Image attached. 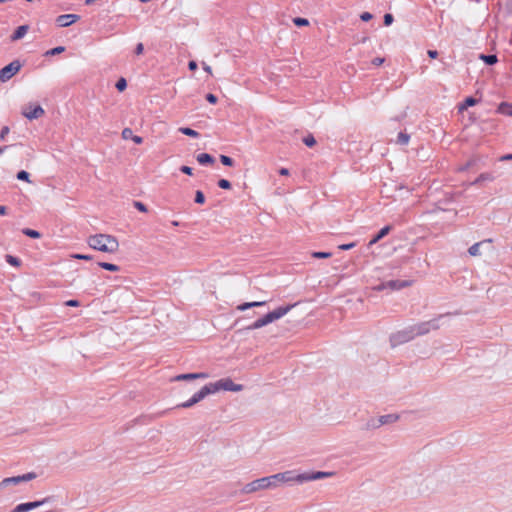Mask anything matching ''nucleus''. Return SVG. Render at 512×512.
I'll use <instances>...</instances> for the list:
<instances>
[{"label":"nucleus","instance_id":"473e14b6","mask_svg":"<svg viewBox=\"0 0 512 512\" xmlns=\"http://www.w3.org/2000/svg\"><path fill=\"white\" fill-rule=\"evenodd\" d=\"M410 135L405 132H400L397 137V143L400 145L408 144Z\"/></svg>","mask_w":512,"mask_h":512},{"label":"nucleus","instance_id":"13d9d810","mask_svg":"<svg viewBox=\"0 0 512 512\" xmlns=\"http://www.w3.org/2000/svg\"><path fill=\"white\" fill-rule=\"evenodd\" d=\"M427 55L431 58V59H436L438 57V51L437 50H428L427 51Z\"/></svg>","mask_w":512,"mask_h":512},{"label":"nucleus","instance_id":"49530a36","mask_svg":"<svg viewBox=\"0 0 512 512\" xmlns=\"http://www.w3.org/2000/svg\"><path fill=\"white\" fill-rule=\"evenodd\" d=\"M205 99L210 103V104H216L218 102V97L212 93H207L206 96H205Z\"/></svg>","mask_w":512,"mask_h":512},{"label":"nucleus","instance_id":"4468645a","mask_svg":"<svg viewBox=\"0 0 512 512\" xmlns=\"http://www.w3.org/2000/svg\"><path fill=\"white\" fill-rule=\"evenodd\" d=\"M208 378V374L204 372H197V373H183L178 374L175 377H173L172 381H192L197 379H206Z\"/></svg>","mask_w":512,"mask_h":512},{"label":"nucleus","instance_id":"ea45409f","mask_svg":"<svg viewBox=\"0 0 512 512\" xmlns=\"http://www.w3.org/2000/svg\"><path fill=\"white\" fill-rule=\"evenodd\" d=\"M303 143L308 147H313L316 144V139L312 134H308L303 138Z\"/></svg>","mask_w":512,"mask_h":512},{"label":"nucleus","instance_id":"72a5a7b5","mask_svg":"<svg viewBox=\"0 0 512 512\" xmlns=\"http://www.w3.org/2000/svg\"><path fill=\"white\" fill-rule=\"evenodd\" d=\"M220 162L224 166H228V167H232L235 164V161L233 158H231L230 156H227V155H223V154L220 155Z\"/></svg>","mask_w":512,"mask_h":512},{"label":"nucleus","instance_id":"a211bd4d","mask_svg":"<svg viewBox=\"0 0 512 512\" xmlns=\"http://www.w3.org/2000/svg\"><path fill=\"white\" fill-rule=\"evenodd\" d=\"M28 30H29V26L28 25H20V26H18L14 30L12 35L10 36L11 41H18V40L22 39L26 35Z\"/></svg>","mask_w":512,"mask_h":512},{"label":"nucleus","instance_id":"f704fd0d","mask_svg":"<svg viewBox=\"0 0 512 512\" xmlns=\"http://www.w3.org/2000/svg\"><path fill=\"white\" fill-rule=\"evenodd\" d=\"M64 51H65V47L64 46H57V47H54V48L46 51L44 55L45 56H54V55L61 54Z\"/></svg>","mask_w":512,"mask_h":512},{"label":"nucleus","instance_id":"680f3d73","mask_svg":"<svg viewBox=\"0 0 512 512\" xmlns=\"http://www.w3.org/2000/svg\"><path fill=\"white\" fill-rule=\"evenodd\" d=\"M279 174L282 175V176H288L289 175V170L287 168H280L279 169Z\"/></svg>","mask_w":512,"mask_h":512},{"label":"nucleus","instance_id":"774afa93","mask_svg":"<svg viewBox=\"0 0 512 512\" xmlns=\"http://www.w3.org/2000/svg\"><path fill=\"white\" fill-rule=\"evenodd\" d=\"M203 68L206 72L210 73L211 74V67L209 65H206L205 63H203Z\"/></svg>","mask_w":512,"mask_h":512},{"label":"nucleus","instance_id":"bf43d9fd","mask_svg":"<svg viewBox=\"0 0 512 512\" xmlns=\"http://www.w3.org/2000/svg\"><path fill=\"white\" fill-rule=\"evenodd\" d=\"M385 289H388V287L385 285V282H382L374 287V290L376 291H383Z\"/></svg>","mask_w":512,"mask_h":512},{"label":"nucleus","instance_id":"7ed1b4c3","mask_svg":"<svg viewBox=\"0 0 512 512\" xmlns=\"http://www.w3.org/2000/svg\"><path fill=\"white\" fill-rule=\"evenodd\" d=\"M209 384L213 394L219 392L220 390L238 392L243 389L241 384L234 383L231 378H223Z\"/></svg>","mask_w":512,"mask_h":512},{"label":"nucleus","instance_id":"9b49d317","mask_svg":"<svg viewBox=\"0 0 512 512\" xmlns=\"http://www.w3.org/2000/svg\"><path fill=\"white\" fill-rule=\"evenodd\" d=\"M267 488H270L269 480H267L266 477H263V478L256 479L250 483H247L243 487L242 491H243V493L248 494V493H253L258 490L267 489Z\"/></svg>","mask_w":512,"mask_h":512},{"label":"nucleus","instance_id":"cd10ccee","mask_svg":"<svg viewBox=\"0 0 512 512\" xmlns=\"http://www.w3.org/2000/svg\"><path fill=\"white\" fill-rule=\"evenodd\" d=\"M98 266L104 270L111 271V272H117L120 270V267L116 264L109 263V262H98Z\"/></svg>","mask_w":512,"mask_h":512},{"label":"nucleus","instance_id":"0e129e2a","mask_svg":"<svg viewBox=\"0 0 512 512\" xmlns=\"http://www.w3.org/2000/svg\"><path fill=\"white\" fill-rule=\"evenodd\" d=\"M508 160H512V154H505L500 157V161H508Z\"/></svg>","mask_w":512,"mask_h":512},{"label":"nucleus","instance_id":"c03bdc74","mask_svg":"<svg viewBox=\"0 0 512 512\" xmlns=\"http://www.w3.org/2000/svg\"><path fill=\"white\" fill-rule=\"evenodd\" d=\"M133 206L140 212H147L148 211V208L147 206L141 202V201H134L133 202Z\"/></svg>","mask_w":512,"mask_h":512},{"label":"nucleus","instance_id":"c756f323","mask_svg":"<svg viewBox=\"0 0 512 512\" xmlns=\"http://www.w3.org/2000/svg\"><path fill=\"white\" fill-rule=\"evenodd\" d=\"M379 427H380V424L378 422V418H371L366 422V424L364 425V427L362 429L372 430V429H377Z\"/></svg>","mask_w":512,"mask_h":512},{"label":"nucleus","instance_id":"6ab92c4d","mask_svg":"<svg viewBox=\"0 0 512 512\" xmlns=\"http://www.w3.org/2000/svg\"><path fill=\"white\" fill-rule=\"evenodd\" d=\"M496 179V176L491 172H485L481 173L474 181H472L469 185H479L482 182L485 181H494Z\"/></svg>","mask_w":512,"mask_h":512},{"label":"nucleus","instance_id":"603ef678","mask_svg":"<svg viewBox=\"0 0 512 512\" xmlns=\"http://www.w3.org/2000/svg\"><path fill=\"white\" fill-rule=\"evenodd\" d=\"M133 136V130H122L123 139H132Z\"/></svg>","mask_w":512,"mask_h":512},{"label":"nucleus","instance_id":"0eeeda50","mask_svg":"<svg viewBox=\"0 0 512 512\" xmlns=\"http://www.w3.org/2000/svg\"><path fill=\"white\" fill-rule=\"evenodd\" d=\"M414 332L412 327H408L404 330L398 331L390 336V343L392 347L404 344L414 339Z\"/></svg>","mask_w":512,"mask_h":512},{"label":"nucleus","instance_id":"2f4dec72","mask_svg":"<svg viewBox=\"0 0 512 512\" xmlns=\"http://www.w3.org/2000/svg\"><path fill=\"white\" fill-rule=\"evenodd\" d=\"M6 262L12 266L18 267L21 265V260L18 257L7 254L5 256Z\"/></svg>","mask_w":512,"mask_h":512},{"label":"nucleus","instance_id":"6e6d98bb","mask_svg":"<svg viewBox=\"0 0 512 512\" xmlns=\"http://www.w3.org/2000/svg\"><path fill=\"white\" fill-rule=\"evenodd\" d=\"M384 61H385L384 58L376 57L372 60V64L375 66H380L381 64H383Z\"/></svg>","mask_w":512,"mask_h":512},{"label":"nucleus","instance_id":"de8ad7c7","mask_svg":"<svg viewBox=\"0 0 512 512\" xmlns=\"http://www.w3.org/2000/svg\"><path fill=\"white\" fill-rule=\"evenodd\" d=\"M183 134L187 135V136H190V137H193V138H197L199 137V133H198V130H180Z\"/></svg>","mask_w":512,"mask_h":512},{"label":"nucleus","instance_id":"79ce46f5","mask_svg":"<svg viewBox=\"0 0 512 512\" xmlns=\"http://www.w3.org/2000/svg\"><path fill=\"white\" fill-rule=\"evenodd\" d=\"M217 185L219 188L224 189V190H229V189H231V186H232L231 182L227 179L218 180Z\"/></svg>","mask_w":512,"mask_h":512},{"label":"nucleus","instance_id":"5fc2aeb1","mask_svg":"<svg viewBox=\"0 0 512 512\" xmlns=\"http://www.w3.org/2000/svg\"><path fill=\"white\" fill-rule=\"evenodd\" d=\"M65 305L66 306H70V307H78L80 305V303L76 299H70V300L65 302Z\"/></svg>","mask_w":512,"mask_h":512},{"label":"nucleus","instance_id":"1a4fd4ad","mask_svg":"<svg viewBox=\"0 0 512 512\" xmlns=\"http://www.w3.org/2000/svg\"><path fill=\"white\" fill-rule=\"evenodd\" d=\"M36 477H37V475L34 472H28L23 475L8 477V478L3 479L0 482V489H4V488L8 487L9 485H18L23 482H28V481L35 479Z\"/></svg>","mask_w":512,"mask_h":512},{"label":"nucleus","instance_id":"9d476101","mask_svg":"<svg viewBox=\"0 0 512 512\" xmlns=\"http://www.w3.org/2000/svg\"><path fill=\"white\" fill-rule=\"evenodd\" d=\"M45 114L44 109L39 104H28L22 108V115L29 119H38Z\"/></svg>","mask_w":512,"mask_h":512},{"label":"nucleus","instance_id":"5701e85b","mask_svg":"<svg viewBox=\"0 0 512 512\" xmlns=\"http://www.w3.org/2000/svg\"><path fill=\"white\" fill-rule=\"evenodd\" d=\"M497 112L502 115L512 116V103L501 102L497 107Z\"/></svg>","mask_w":512,"mask_h":512},{"label":"nucleus","instance_id":"dca6fc26","mask_svg":"<svg viewBox=\"0 0 512 512\" xmlns=\"http://www.w3.org/2000/svg\"><path fill=\"white\" fill-rule=\"evenodd\" d=\"M270 323H272V320L270 319V316L267 313L264 316L258 318L256 321H254L249 326H247L246 329L247 330H256V329L262 328Z\"/></svg>","mask_w":512,"mask_h":512},{"label":"nucleus","instance_id":"f8f14e48","mask_svg":"<svg viewBox=\"0 0 512 512\" xmlns=\"http://www.w3.org/2000/svg\"><path fill=\"white\" fill-rule=\"evenodd\" d=\"M269 480V487H275L278 482H290L295 481V476L292 475V472L286 471L283 473H277L271 476L266 477Z\"/></svg>","mask_w":512,"mask_h":512},{"label":"nucleus","instance_id":"a19ab883","mask_svg":"<svg viewBox=\"0 0 512 512\" xmlns=\"http://www.w3.org/2000/svg\"><path fill=\"white\" fill-rule=\"evenodd\" d=\"M16 178L20 181H27L29 182L30 174L25 170H20L17 172Z\"/></svg>","mask_w":512,"mask_h":512},{"label":"nucleus","instance_id":"412c9836","mask_svg":"<svg viewBox=\"0 0 512 512\" xmlns=\"http://www.w3.org/2000/svg\"><path fill=\"white\" fill-rule=\"evenodd\" d=\"M478 99H476L473 96H468L465 98V100L459 104V112H463L464 110H467L469 107H472L478 103Z\"/></svg>","mask_w":512,"mask_h":512},{"label":"nucleus","instance_id":"e433bc0d","mask_svg":"<svg viewBox=\"0 0 512 512\" xmlns=\"http://www.w3.org/2000/svg\"><path fill=\"white\" fill-rule=\"evenodd\" d=\"M311 255H312L313 258L326 259V258H330L332 256V253L331 252H325V251H316V252H312Z\"/></svg>","mask_w":512,"mask_h":512},{"label":"nucleus","instance_id":"4be33fe9","mask_svg":"<svg viewBox=\"0 0 512 512\" xmlns=\"http://www.w3.org/2000/svg\"><path fill=\"white\" fill-rule=\"evenodd\" d=\"M479 59L482 60L488 66H493L498 62V57L496 54L481 53L479 55Z\"/></svg>","mask_w":512,"mask_h":512},{"label":"nucleus","instance_id":"8fccbe9b","mask_svg":"<svg viewBox=\"0 0 512 512\" xmlns=\"http://www.w3.org/2000/svg\"><path fill=\"white\" fill-rule=\"evenodd\" d=\"M372 18H373V15H372L370 12H362V13L360 14V19H361L363 22H368V21H370Z\"/></svg>","mask_w":512,"mask_h":512},{"label":"nucleus","instance_id":"7c9ffc66","mask_svg":"<svg viewBox=\"0 0 512 512\" xmlns=\"http://www.w3.org/2000/svg\"><path fill=\"white\" fill-rule=\"evenodd\" d=\"M22 233L27 236V237H30V238H33V239H38L41 237V233L37 230H34V229H31V228H24L22 230Z\"/></svg>","mask_w":512,"mask_h":512},{"label":"nucleus","instance_id":"f257e3e1","mask_svg":"<svg viewBox=\"0 0 512 512\" xmlns=\"http://www.w3.org/2000/svg\"><path fill=\"white\" fill-rule=\"evenodd\" d=\"M88 245L98 251L114 253L119 248V242L115 236L109 234H95L88 238Z\"/></svg>","mask_w":512,"mask_h":512},{"label":"nucleus","instance_id":"39448f33","mask_svg":"<svg viewBox=\"0 0 512 512\" xmlns=\"http://www.w3.org/2000/svg\"><path fill=\"white\" fill-rule=\"evenodd\" d=\"M54 496H47L41 500H35L31 502H24L16 505L10 512H30L44 504L51 503L54 501Z\"/></svg>","mask_w":512,"mask_h":512},{"label":"nucleus","instance_id":"393cba45","mask_svg":"<svg viewBox=\"0 0 512 512\" xmlns=\"http://www.w3.org/2000/svg\"><path fill=\"white\" fill-rule=\"evenodd\" d=\"M492 242L491 239H488V240H484V241H481V242H478V243H475L473 244L469 249H468V253L471 255V256H479L481 254L480 252V247L483 245V244H490Z\"/></svg>","mask_w":512,"mask_h":512},{"label":"nucleus","instance_id":"2eb2a0df","mask_svg":"<svg viewBox=\"0 0 512 512\" xmlns=\"http://www.w3.org/2000/svg\"><path fill=\"white\" fill-rule=\"evenodd\" d=\"M411 280H389L385 282V285L390 290H400L406 287L411 286Z\"/></svg>","mask_w":512,"mask_h":512},{"label":"nucleus","instance_id":"ddd939ff","mask_svg":"<svg viewBox=\"0 0 512 512\" xmlns=\"http://www.w3.org/2000/svg\"><path fill=\"white\" fill-rule=\"evenodd\" d=\"M80 19V16L77 14H62L59 15L55 22L58 27H68Z\"/></svg>","mask_w":512,"mask_h":512},{"label":"nucleus","instance_id":"e2e57ef3","mask_svg":"<svg viewBox=\"0 0 512 512\" xmlns=\"http://www.w3.org/2000/svg\"><path fill=\"white\" fill-rule=\"evenodd\" d=\"M132 140H133L136 144H141V143L143 142L142 137L137 136V135H134V136L132 137Z\"/></svg>","mask_w":512,"mask_h":512},{"label":"nucleus","instance_id":"b1692460","mask_svg":"<svg viewBox=\"0 0 512 512\" xmlns=\"http://www.w3.org/2000/svg\"><path fill=\"white\" fill-rule=\"evenodd\" d=\"M399 419V416L396 414H386L378 417V422L380 424V427L382 425L394 423Z\"/></svg>","mask_w":512,"mask_h":512},{"label":"nucleus","instance_id":"f03ea898","mask_svg":"<svg viewBox=\"0 0 512 512\" xmlns=\"http://www.w3.org/2000/svg\"><path fill=\"white\" fill-rule=\"evenodd\" d=\"M458 314H459L458 311L454 312V313L447 312L444 314H439L437 317H435L429 321H425V322H421L419 324L413 325L411 327L413 329L414 336L416 337V336L425 335V334L429 333L431 329L437 330L440 327V324H439L440 319H442L446 316L458 315Z\"/></svg>","mask_w":512,"mask_h":512},{"label":"nucleus","instance_id":"aec40b11","mask_svg":"<svg viewBox=\"0 0 512 512\" xmlns=\"http://www.w3.org/2000/svg\"><path fill=\"white\" fill-rule=\"evenodd\" d=\"M196 160L200 165H203V166L212 165L215 162V158L211 154H208V153L198 154L196 157Z\"/></svg>","mask_w":512,"mask_h":512},{"label":"nucleus","instance_id":"4d7b16f0","mask_svg":"<svg viewBox=\"0 0 512 512\" xmlns=\"http://www.w3.org/2000/svg\"><path fill=\"white\" fill-rule=\"evenodd\" d=\"M198 68L197 63L194 60L188 62V69L190 71H195Z\"/></svg>","mask_w":512,"mask_h":512},{"label":"nucleus","instance_id":"864d4df0","mask_svg":"<svg viewBox=\"0 0 512 512\" xmlns=\"http://www.w3.org/2000/svg\"><path fill=\"white\" fill-rule=\"evenodd\" d=\"M143 51H144V45H143V43H138V44L136 45V47H135L134 53H135L136 55H141V54L143 53Z\"/></svg>","mask_w":512,"mask_h":512},{"label":"nucleus","instance_id":"a878e982","mask_svg":"<svg viewBox=\"0 0 512 512\" xmlns=\"http://www.w3.org/2000/svg\"><path fill=\"white\" fill-rule=\"evenodd\" d=\"M266 304V301H253V302H244L237 306V309L240 311H245L254 307H261Z\"/></svg>","mask_w":512,"mask_h":512},{"label":"nucleus","instance_id":"20e7f679","mask_svg":"<svg viewBox=\"0 0 512 512\" xmlns=\"http://www.w3.org/2000/svg\"><path fill=\"white\" fill-rule=\"evenodd\" d=\"M210 394H213V393H212L210 384L208 383V384L204 385L199 391L194 393L190 399H188L187 401H185L183 403L178 404L176 406V408H185V409L191 408L192 406L199 403L200 401H202L204 398H206Z\"/></svg>","mask_w":512,"mask_h":512},{"label":"nucleus","instance_id":"4c0bfd02","mask_svg":"<svg viewBox=\"0 0 512 512\" xmlns=\"http://www.w3.org/2000/svg\"><path fill=\"white\" fill-rule=\"evenodd\" d=\"M205 201H206V198H205L204 193H203L201 190H197V191L195 192L194 202H195L196 204H200V205H202V204H204V203H205Z\"/></svg>","mask_w":512,"mask_h":512},{"label":"nucleus","instance_id":"58836bf2","mask_svg":"<svg viewBox=\"0 0 512 512\" xmlns=\"http://www.w3.org/2000/svg\"><path fill=\"white\" fill-rule=\"evenodd\" d=\"M293 23L297 27H304V26H308L309 25L308 19L302 18V17H295V18H293Z\"/></svg>","mask_w":512,"mask_h":512},{"label":"nucleus","instance_id":"423d86ee","mask_svg":"<svg viewBox=\"0 0 512 512\" xmlns=\"http://www.w3.org/2000/svg\"><path fill=\"white\" fill-rule=\"evenodd\" d=\"M22 68V63L16 59L0 69V81L5 83L15 76Z\"/></svg>","mask_w":512,"mask_h":512},{"label":"nucleus","instance_id":"09e8293b","mask_svg":"<svg viewBox=\"0 0 512 512\" xmlns=\"http://www.w3.org/2000/svg\"><path fill=\"white\" fill-rule=\"evenodd\" d=\"M179 170L186 174V175H189V176H192L193 175V169L187 165H182Z\"/></svg>","mask_w":512,"mask_h":512},{"label":"nucleus","instance_id":"37998d69","mask_svg":"<svg viewBox=\"0 0 512 512\" xmlns=\"http://www.w3.org/2000/svg\"><path fill=\"white\" fill-rule=\"evenodd\" d=\"M72 258L74 259H78V260H85V261H90L93 259V256L92 255H89V254H80V253H75V254H72L71 255Z\"/></svg>","mask_w":512,"mask_h":512},{"label":"nucleus","instance_id":"c9c22d12","mask_svg":"<svg viewBox=\"0 0 512 512\" xmlns=\"http://www.w3.org/2000/svg\"><path fill=\"white\" fill-rule=\"evenodd\" d=\"M115 87L116 89L119 91V92H123L126 88H127V81L124 77H120L116 84H115Z\"/></svg>","mask_w":512,"mask_h":512},{"label":"nucleus","instance_id":"69168bd1","mask_svg":"<svg viewBox=\"0 0 512 512\" xmlns=\"http://www.w3.org/2000/svg\"><path fill=\"white\" fill-rule=\"evenodd\" d=\"M10 132V130H1V133H0V138L1 140H5L6 139V135Z\"/></svg>","mask_w":512,"mask_h":512},{"label":"nucleus","instance_id":"bb28decb","mask_svg":"<svg viewBox=\"0 0 512 512\" xmlns=\"http://www.w3.org/2000/svg\"><path fill=\"white\" fill-rule=\"evenodd\" d=\"M295 306H296V303L288 304V305H285V306H280V307L275 309V312H276V314L278 315L279 318H282L283 316H285Z\"/></svg>","mask_w":512,"mask_h":512},{"label":"nucleus","instance_id":"a18cd8bd","mask_svg":"<svg viewBox=\"0 0 512 512\" xmlns=\"http://www.w3.org/2000/svg\"><path fill=\"white\" fill-rule=\"evenodd\" d=\"M394 21V17L392 14L390 13H386L383 17V24L385 26H390Z\"/></svg>","mask_w":512,"mask_h":512},{"label":"nucleus","instance_id":"6e6552de","mask_svg":"<svg viewBox=\"0 0 512 512\" xmlns=\"http://www.w3.org/2000/svg\"><path fill=\"white\" fill-rule=\"evenodd\" d=\"M333 475H334L333 472H324V471L304 472V473H299L295 476V482L302 484V483L308 482V481H315V480L328 478Z\"/></svg>","mask_w":512,"mask_h":512},{"label":"nucleus","instance_id":"338daca9","mask_svg":"<svg viewBox=\"0 0 512 512\" xmlns=\"http://www.w3.org/2000/svg\"><path fill=\"white\" fill-rule=\"evenodd\" d=\"M7 213V207L0 205V215H5Z\"/></svg>","mask_w":512,"mask_h":512},{"label":"nucleus","instance_id":"c85d7f7f","mask_svg":"<svg viewBox=\"0 0 512 512\" xmlns=\"http://www.w3.org/2000/svg\"><path fill=\"white\" fill-rule=\"evenodd\" d=\"M479 159L477 157L470 158L464 165L458 168L459 172H464L474 167Z\"/></svg>","mask_w":512,"mask_h":512},{"label":"nucleus","instance_id":"052dcab7","mask_svg":"<svg viewBox=\"0 0 512 512\" xmlns=\"http://www.w3.org/2000/svg\"><path fill=\"white\" fill-rule=\"evenodd\" d=\"M268 315L270 316V319L272 320V322L280 319L278 317V315L276 314L275 310L271 311V312H268Z\"/></svg>","mask_w":512,"mask_h":512},{"label":"nucleus","instance_id":"f3484780","mask_svg":"<svg viewBox=\"0 0 512 512\" xmlns=\"http://www.w3.org/2000/svg\"><path fill=\"white\" fill-rule=\"evenodd\" d=\"M392 229V226L391 225H386L384 227H382L373 237L372 239L369 241V244L368 246H372L374 244H376L378 241H380L382 238H384L385 236H387L389 234V232L391 231Z\"/></svg>","mask_w":512,"mask_h":512},{"label":"nucleus","instance_id":"3c124183","mask_svg":"<svg viewBox=\"0 0 512 512\" xmlns=\"http://www.w3.org/2000/svg\"><path fill=\"white\" fill-rule=\"evenodd\" d=\"M356 246L355 242L347 243V244H341L338 246L340 250H350Z\"/></svg>","mask_w":512,"mask_h":512}]
</instances>
